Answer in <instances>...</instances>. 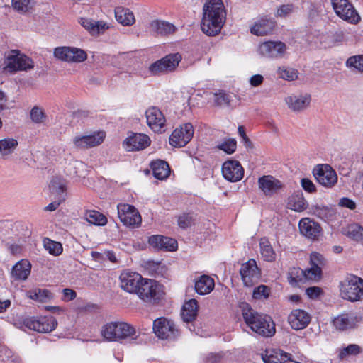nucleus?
Listing matches in <instances>:
<instances>
[{
    "mask_svg": "<svg viewBox=\"0 0 363 363\" xmlns=\"http://www.w3.org/2000/svg\"><path fill=\"white\" fill-rule=\"evenodd\" d=\"M225 20V11L221 0H208L203 6L201 28L208 36L218 35Z\"/></svg>",
    "mask_w": 363,
    "mask_h": 363,
    "instance_id": "obj_1",
    "label": "nucleus"
},
{
    "mask_svg": "<svg viewBox=\"0 0 363 363\" xmlns=\"http://www.w3.org/2000/svg\"><path fill=\"white\" fill-rule=\"evenodd\" d=\"M242 314L246 324L259 335L272 337L274 335L275 324L270 316L259 313L247 303L243 305Z\"/></svg>",
    "mask_w": 363,
    "mask_h": 363,
    "instance_id": "obj_2",
    "label": "nucleus"
},
{
    "mask_svg": "<svg viewBox=\"0 0 363 363\" xmlns=\"http://www.w3.org/2000/svg\"><path fill=\"white\" fill-rule=\"evenodd\" d=\"M135 329L125 322H111L103 326L102 336L108 341H121L135 335Z\"/></svg>",
    "mask_w": 363,
    "mask_h": 363,
    "instance_id": "obj_3",
    "label": "nucleus"
},
{
    "mask_svg": "<svg viewBox=\"0 0 363 363\" xmlns=\"http://www.w3.org/2000/svg\"><path fill=\"white\" fill-rule=\"evenodd\" d=\"M3 65V71L9 74L27 71L34 67L32 59L18 50H12L9 52L4 58Z\"/></svg>",
    "mask_w": 363,
    "mask_h": 363,
    "instance_id": "obj_4",
    "label": "nucleus"
},
{
    "mask_svg": "<svg viewBox=\"0 0 363 363\" xmlns=\"http://www.w3.org/2000/svg\"><path fill=\"white\" fill-rule=\"evenodd\" d=\"M340 294L344 299L354 302L363 300V279L350 276L341 284Z\"/></svg>",
    "mask_w": 363,
    "mask_h": 363,
    "instance_id": "obj_5",
    "label": "nucleus"
},
{
    "mask_svg": "<svg viewBox=\"0 0 363 363\" xmlns=\"http://www.w3.org/2000/svg\"><path fill=\"white\" fill-rule=\"evenodd\" d=\"M136 294L146 303H157L163 296L162 286L153 279H143Z\"/></svg>",
    "mask_w": 363,
    "mask_h": 363,
    "instance_id": "obj_6",
    "label": "nucleus"
},
{
    "mask_svg": "<svg viewBox=\"0 0 363 363\" xmlns=\"http://www.w3.org/2000/svg\"><path fill=\"white\" fill-rule=\"evenodd\" d=\"M182 57L179 52L169 54L152 63L149 72L153 76H159L174 72Z\"/></svg>",
    "mask_w": 363,
    "mask_h": 363,
    "instance_id": "obj_7",
    "label": "nucleus"
},
{
    "mask_svg": "<svg viewBox=\"0 0 363 363\" xmlns=\"http://www.w3.org/2000/svg\"><path fill=\"white\" fill-rule=\"evenodd\" d=\"M182 57L179 52L169 54L152 63L149 72L153 76H159L174 72Z\"/></svg>",
    "mask_w": 363,
    "mask_h": 363,
    "instance_id": "obj_8",
    "label": "nucleus"
},
{
    "mask_svg": "<svg viewBox=\"0 0 363 363\" xmlns=\"http://www.w3.org/2000/svg\"><path fill=\"white\" fill-rule=\"evenodd\" d=\"M332 6L336 15L345 21L354 25L360 22V16L349 0H332Z\"/></svg>",
    "mask_w": 363,
    "mask_h": 363,
    "instance_id": "obj_9",
    "label": "nucleus"
},
{
    "mask_svg": "<svg viewBox=\"0 0 363 363\" xmlns=\"http://www.w3.org/2000/svg\"><path fill=\"white\" fill-rule=\"evenodd\" d=\"M22 323L26 328L38 333H50L57 325L56 319L51 315L26 318Z\"/></svg>",
    "mask_w": 363,
    "mask_h": 363,
    "instance_id": "obj_10",
    "label": "nucleus"
},
{
    "mask_svg": "<svg viewBox=\"0 0 363 363\" xmlns=\"http://www.w3.org/2000/svg\"><path fill=\"white\" fill-rule=\"evenodd\" d=\"M316 181L322 186L331 188L337 182L336 172L328 164H318L313 170Z\"/></svg>",
    "mask_w": 363,
    "mask_h": 363,
    "instance_id": "obj_11",
    "label": "nucleus"
},
{
    "mask_svg": "<svg viewBox=\"0 0 363 363\" xmlns=\"http://www.w3.org/2000/svg\"><path fill=\"white\" fill-rule=\"evenodd\" d=\"M194 133L192 124L184 123L172 132L169 137V144L175 147H184L192 139Z\"/></svg>",
    "mask_w": 363,
    "mask_h": 363,
    "instance_id": "obj_12",
    "label": "nucleus"
},
{
    "mask_svg": "<svg viewBox=\"0 0 363 363\" xmlns=\"http://www.w3.org/2000/svg\"><path fill=\"white\" fill-rule=\"evenodd\" d=\"M153 331L161 339H174L179 335L173 321L164 317L157 318L153 322Z\"/></svg>",
    "mask_w": 363,
    "mask_h": 363,
    "instance_id": "obj_13",
    "label": "nucleus"
},
{
    "mask_svg": "<svg viewBox=\"0 0 363 363\" xmlns=\"http://www.w3.org/2000/svg\"><path fill=\"white\" fill-rule=\"evenodd\" d=\"M54 56L67 62H82L86 57V53L82 49L72 47H57L54 50Z\"/></svg>",
    "mask_w": 363,
    "mask_h": 363,
    "instance_id": "obj_14",
    "label": "nucleus"
},
{
    "mask_svg": "<svg viewBox=\"0 0 363 363\" xmlns=\"http://www.w3.org/2000/svg\"><path fill=\"white\" fill-rule=\"evenodd\" d=\"M242 280L245 286H252L257 282L261 276V272L253 259H249L242 264L240 269Z\"/></svg>",
    "mask_w": 363,
    "mask_h": 363,
    "instance_id": "obj_15",
    "label": "nucleus"
},
{
    "mask_svg": "<svg viewBox=\"0 0 363 363\" xmlns=\"http://www.w3.org/2000/svg\"><path fill=\"white\" fill-rule=\"evenodd\" d=\"M118 216L120 220L127 226H138L141 223V216L136 208L129 204H118Z\"/></svg>",
    "mask_w": 363,
    "mask_h": 363,
    "instance_id": "obj_16",
    "label": "nucleus"
},
{
    "mask_svg": "<svg viewBox=\"0 0 363 363\" xmlns=\"http://www.w3.org/2000/svg\"><path fill=\"white\" fill-rule=\"evenodd\" d=\"M121 287L130 294H136L143 278L137 272L123 271L119 277Z\"/></svg>",
    "mask_w": 363,
    "mask_h": 363,
    "instance_id": "obj_17",
    "label": "nucleus"
},
{
    "mask_svg": "<svg viewBox=\"0 0 363 363\" xmlns=\"http://www.w3.org/2000/svg\"><path fill=\"white\" fill-rule=\"evenodd\" d=\"M105 137L106 133L104 131L96 132L89 135L76 136L73 139V145L77 149H87L100 145Z\"/></svg>",
    "mask_w": 363,
    "mask_h": 363,
    "instance_id": "obj_18",
    "label": "nucleus"
},
{
    "mask_svg": "<svg viewBox=\"0 0 363 363\" xmlns=\"http://www.w3.org/2000/svg\"><path fill=\"white\" fill-rule=\"evenodd\" d=\"M362 318L354 313H342L333 320L336 330L344 331L355 328L361 322Z\"/></svg>",
    "mask_w": 363,
    "mask_h": 363,
    "instance_id": "obj_19",
    "label": "nucleus"
},
{
    "mask_svg": "<svg viewBox=\"0 0 363 363\" xmlns=\"http://www.w3.org/2000/svg\"><path fill=\"white\" fill-rule=\"evenodd\" d=\"M259 189L267 196L278 194L284 187V184L272 175H264L259 178Z\"/></svg>",
    "mask_w": 363,
    "mask_h": 363,
    "instance_id": "obj_20",
    "label": "nucleus"
},
{
    "mask_svg": "<svg viewBox=\"0 0 363 363\" xmlns=\"http://www.w3.org/2000/svg\"><path fill=\"white\" fill-rule=\"evenodd\" d=\"M222 174L228 181L236 182L242 179L244 169L238 161L230 160L223 164Z\"/></svg>",
    "mask_w": 363,
    "mask_h": 363,
    "instance_id": "obj_21",
    "label": "nucleus"
},
{
    "mask_svg": "<svg viewBox=\"0 0 363 363\" xmlns=\"http://www.w3.org/2000/svg\"><path fill=\"white\" fill-rule=\"evenodd\" d=\"M259 50L267 57L281 58L286 52V46L281 41H267L259 45Z\"/></svg>",
    "mask_w": 363,
    "mask_h": 363,
    "instance_id": "obj_22",
    "label": "nucleus"
},
{
    "mask_svg": "<svg viewBox=\"0 0 363 363\" xmlns=\"http://www.w3.org/2000/svg\"><path fill=\"white\" fill-rule=\"evenodd\" d=\"M150 145V138L142 133H132L123 143L124 148L128 151H138L147 147Z\"/></svg>",
    "mask_w": 363,
    "mask_h": 363,
    "instance_id": "obj_23",
    "label": "nucleus"
},
{
    "mask_svg": "<svg viewBox=\"0 0 363 363\" xmlns=\"http://www.w3.org/2000/svg\"><path fill=\"white\" fill-rule=\"evenodd\" d=\"M311 320V315L302 309H294L288 316V323L291 328L296 330L306 328Z\"/></svg>",
    "mask_w": 363,
    "mask_h": 363,
    "instance_id": "obj_24",
    "label": "nucleus"
},
{
    "mask_svg": "<svg viewBox=\"0 0 363 363\" xmlns=\"http://www.w3.org/2000/svg\"><path fill=\"white\" fill-rule=\"evenodd\" d=\"M300 233L306 238L311 240H315L320 233L322 228L320 225L309 218H302L298 223Z\"/></svg>",
    "mask_w": 363,
    "mask_h": 363,
    "instance_id": "obj_25",
    "label": "nucleus"
},
{
    "mask_svg": "<svg viewBox=\"0 0 363 363\" xmlns=\"http://www.w3.org/2000/svg\"><path fill=\"white\" fill-rule=\"evenodd\" d=\"M147 123L155 132H161L164 128L165 118L161 111L155 106L149 108L145 112Z\"/></svg>",
    "mask_w": 363,
    "mask_h": 363,
    "instance_id": "obj_26",
    "label": "nucleus"
},
{
    "mask_svg": "<svg viewBox=\"0 0 363 363\" xmlns=\"http://www.w3.org/2000/svg\"><path fill=\"white\" fill-rule=\"evenodd\" d=\"M148 242L154 248L165 251H174L177 248L176 240L160 235H152L149 238Z\"/></svg>",
    "mask_w": 363,
    "mask_h": 363,
    "instance_id": "obj_27",
    "label": "nucleus"
},
{
    "mask_svg": "<svg viewBox=\"0 0 363 363\" xmlns=\"http://www.w3.org/2000/svg\"><path fill=\"white\" fill-rule=\"evenodd\" d=\"M311 100L309 94L291 95L285 98L286 104L293 111H301L306 109L310 105Z\"/></svg>",
    "mask_w": 363,
    "mask_h": 363,
    "instance_id": "obj_28",
    "label": "nucleus"
},
{
    "mask_svg": "<svg viewBox=\"0 0 363 363\" xmlns=\"http://www.w3.org/2000/svg\"><path fill=\"white\" fill-rule=\"evenodd\" d=\"M176 27L167 21L154 20L149 24L150 32L158 35H168L176 31Z\"/></svg>",
    "mask_w": 363,
    "mask_h": 363,
    "instance_id": "obj_29",
    "label": "nucleus"
},
{
    "mask_svg": "<svg viewBox=\"0 0 363 363\" xmlns=\"http://www.w3.org/2000/svg\"><path fill=\"white\" fill-rule=\"evenodd\" d=\"M291 357V354L281 350H267L265 353L262 354L264 363H286Z\"/></svg>",
    "mask_w": 363,
    "mask_h": 363,
    "instance_id": "obj_30",
    "label": "nucleus"
},
{
    "mask_svg": "<svg viewBox=\"0 0 363 363\" xmlns=\"http://www.w3.org/2000/svg\"><path fill=\"white\" fill-rule=\"evenodd\" d=\"M276 26L275 21L272 18H262L253 26L250 31L256 35H265L270 33Z\"/></svg>",
    "mask_w": 363,
    "mask_h": 363,
    "instance_id": "obj_31",
    "label": "nucleus"
},
{
    "mask_svg": "<svg viewBox=\"0 0 363 363\" xmlns=\"http://www.w3.org/2000/svg\"><path fill=\"white\" fill-rule=\"evenodd\" d=\"M30 263L26 259H22L13 267L11 275L16 280H26L30 273Z\"/></svg>",
    "mask_w": 363,
    "mask_h": 363,
    "instance_id": "obj_32",
    "label": "nucleus"
},
{
    "mask_svg": "<svg viewBox=\"0 0 363 363\" xmlns=\"http://www.w3.org/2000/svg\"><path fill=\"white\" fill-rule=\"evenodd\" d=\"M150 168L154 177L160 180L167 179L170 174V168L168 163L162 160L152 161L150 163Z\"/></svg>",
    "mask_w": 363,
    "mask_h": 363,
    "instance_id": "obj_33",
    "label": "nucleus"
},
{
    "mask_svg": "<svg viewBox=\"0 0 363 363\" xmlns=\"http://www.w3.org/2000/svg\"><path fill=\"white\" fill-rule=\"evenodd\" d=\"M198 303L196 299H190L185 302L182 309V317L184 322L190 323L197 316Z\"/></svg>",
    "mask_w": 363,
    "mask_h": 363,
    "instance_id": "obj_34",
    "label": "nucleus"
},
{
    "mask_svg": "<svg viewBox=\"0 0 363 363\" xmlns=\"http://www.w3.org/2000/svg\"><path fill=\"white\" fill-rule=\"evenodd\" d=\"M115 17L119 23L125 26H131L135 21L133 13L129 9L122 6L115 9Z\"/></svg>",
    "mask_w": 363,
    "mask_h": 363,
    "instance_id": "obj_35",
    "label": "nucleus"
},
{
    "mask_svg": "<svg viewBox=\"0 0 363 363\" xmlns=\"http://www.w3.org/2000/svg\"><path fill=\"white\" fill-rule=\"evenodd\" d=\"M79 23L92 35L99 34L108 28L102 21H94L90 18H81Z\"/></svg>",
    "mask_w": 363,
    "mask_h": 363,
    "instance_id": "obj_36",
    "label": "nucleus"
},
{
    "mask_svg": "<svg viewBox=\"0 0 363 363\" xmlns=\"http://www.w3.org/2000/svg\"><path fill=\"white\" fill-rule=\"evenodd\" d=\"M214 280L208 275H202L195 282V290L200 295L209 294L214 289Z\"/></svg>",
    "mask_w": 363,
    "mask_h": 363,
    "instance_id": "obj_37",
    "label": "nucleus"
},
{
    "mask_svg": "<svg viewBox=\"0 0 363 363\" xmlns=\"http://www.w3.org/2000/svg\"><path fill=\"white\" fill-rule=\"evenodd\" d=\"M288 208L295 211H302L307 208V202L301 190L295 191L289 197Z\"/></svg>",
    "mask_w": 363,
    "mask_h": 363,
    "instance_id": "obj_38",
    "label": "nucleus"
},
{
    "mask_svg": "<svg viewBox=\"0 0 363 363\" xmlns=\"http://www.w3.org/2000/svg\"><path fill=\"white\" fill-rule=\"evenodd\" d=\"M28 296L39 303L49 302L53 298L52 294L48 289L36 288L27 292Z\"/></svg>",
    "mask_w": 363,
    "mask_h": 363,
    "instance_id": "obj_39",
    "label": "nucleus"
},
{
    "mask_svg": "<svg viewBox=\"0 0 363 363\" xmlns=\"http://www.w3.org/2000/svg\"><path fill=\"white\" fill-rule=\"evenodd\" d=\"M66 172L72 177H84L86 172V164L80 161H74L66 167Z\"/></svg>",
    "mask_w": 363,
    "mask_h": 363,
    "instance_id": "obj_40",
    "label": "nucleus"
},
{
    "mask_svg": "<svg viewBox=\"0 0 363 363\" xmlns=\"http://www.w3.org/2000/svg\"><path fill=\"white\" fill-rule=\"evenodd\" d=\"M84 216L86 220L91 224L103 226L107 223L106 217L97 211L88 210Z\"/></svg>",
    "mask_w": 363,
    "mask_h": 363,
    "instance_id": "obj_41",
    "label": "nucleus"
},
{
    "mask_svg": "<svg viewBox=\"0 0 363 363\" xmlns=\"http://www.w3.org/2000/svg\"><path fill=\"white\" fill-rule=\"evenodd\" d=\"M288 281L293 286H296L301 283H304L306 281L304 270L298 267L291 269L288 274Z\"/></svg>",
    "mask_w": 363,
    "mask_h": 363,
    "instance_id": "obj_42",
    "label": "nucleus"
},
{
    "mask_svg": "<svg viewBox=\"0 0 363 363\" xmlns=\"http://www.w3.org/2000/svg\"><path fill=\"white\" fill-rule=\"evenodd\" d=\"M49 188L52 192L57 194L60 197L65 196L62 194L67 190V182L61 177H55L51 180Z\"/></svg>",
    "mask_w": 363,
    "mask_h": 363,
    "instance_id": "obj_43",
    "label": "nucleus"
},
{
    "mask_svg": "<svg viewBox=\"0 0 363 363\" xmlns=\"http://www.w3.org/2000/svg\"><path fill=\"white\" fill-rule=\"evenodd\" d=\"M18 146V141L13 138H4L0 140V152L2 156L11 154Z\"/></svg>",
    "mask_w": 363,
    "mask_h": 363,
    "instance_id": "obj_44",
    "label": "nucleus"
},
{
    "mask_svg": "<svg viewBox=\"0 0 363 363\" xmlns=\"http://www.w3.org/2000/svg\"><path fill=\"white\" fill-rule=\"evenodd\" d=\"M260 251L264 260L272 262L275 259L276 255L269 242L266 239H262L259 243Z\"/></svg>",
    "mask_w": 363,
    "mask_h": 363,
    "instance_id": "obj_45",
    "label": "nucleus"
},
{
    "mask_svg": "<svg viewBox=\"0 0 363 363\" xmlns=\"http://www.w3.org/2000/svg\"><path fill=\"white\" fill-rule=\"evenodd\" d=\"M344 233L354 240L360 241L363 240V227L358 224L349 225L345 230Z\"/></svg>",
    "mask_w": 363,
    "mask_h": 363,
    "instance_id": "obj_46",
    "label": "nucleus"
},
{
    "mask_svg": "<svg viewBox=\"0 0 363 363\" xmlns=\"http://www.w3.org/2000/svg\"><path fill=\"white\" fill-rule=\"evenodd\" d=\"M44 247L53 255H60L62 252V245L59 242L53 241L49 238H45Z\"/></svg>",
    "mask_w": 363,
    "mask_h": 363,
    "instance_id": "obj_47",
    "label": "nucleus"
},
{
    "mask_svg": "<svg viewBox=\"0 0 363 363\" xmlns=\"http://www.w3.org/2000/svg\"><path fill=\"white\" fill-rule=\"evenodd\" d=\"M231 100V95L225 91H220L214 94V102L218 106H230Z\"/></svg>",
    "mask_w": 363,
    "mask_h": 363,
    "instance_id": "obj_48",
    "label": "nucleus"
},
{
    "mask_svg": "<svg viewBox=\"0 0 363 363\" xmlns=\"http://www.w3.org/2000/svg\"><path fill=\"white\" fill-rule=\"evenodd\" d=\"M362 352V348L356 344H350L347 347H344L339 354V357L341 359H345L347 356L357 355Z\"/></svg>",
    "mask_w": 363,
    "mask_h": 363,
    "instance_id": "obj_49",
    "label": "nucleus"
},
{
    "mask_svg": "<svg viewBox=\"0 0 363 363\" xmlns=\"http://www.w3.org/2000/svg\"><path fill=\"white\" fill-rule=\"evenodd\" d=\"M237 147V142L233 138L225 140L217 145V148L224 151L225 153L230 155L235 152Z\"/></svg>",
    "mask_w": 363,
    "mask_h": 363,
    "instance_id": "obj_50",
    "label": "nucleus"
},
{
    "mask_svg": "<svg viewBox=\"0 0 363 363\" xmlns=\"http://www.w3.org/2000/svg\"><path fill=\"white\" fill-rule=\"evenodd\" d=\"M278 74L281 78L288 81H294L298 78V72L293 68L280 67Z\"/></svg>",
    "mask_w": 363,
    "mask_h": 363,
    "instance_id": "obj_51",
    "label": "nucleus"
},
{
    "mask_svg": "<svg viewBox=\"0 0 363 363\" xmlns=\"http://www.w3.org/2000/svg\"><path fill=\"white\" fill-rule=\"evenodd\" d=\"M326 260L324 257L318 252H312L310 256V265L318 269L322 270L325 265Z\"/></svg>",
    "mask_w": 363,
    "mask_h": 363,
    "instance_id": "obj_52",
    "label": "nucleus"
},
{
    "mask_svg": "<svg viewBox=\"0 0 363 363\" xmlns=\"http://www.w3.org/2000/svg\"><path fill=\"white\" fill-rule=\"evenodd\" d=\"M270 294V288L266 285H259L253 290L252 298L255 299H266Z\"/></svg>",
    "mask_w": 363,
    "mask_h": 363,
    "instance_id": "obj_53",
    "label": "nucleus"
},
{
    "mask_svg": "<svg viewBox=\"0 0 363 363\" xmlns=\"http://www.w3.org/2000/svg\"><path fill=\"white\" fill-rule=\"evenodd\" d=\"M346 65L350 67H354L358 71L363 72V55L350 57Z\"/></svg>",
    "mask_w": 363,
    "mask_h": 363,
    "instance_id": "obj_54",
    "label": "nucleus"
},
{
    "mask_svg": "<svg viewBox=\"0 0 363 363\" xmlns=\"http://www.w3.org/2000/svg\"><path fill=\"white\" fill-rule=\"evenodd\" d=\"M306 275V281H318L322 277V270L318 269L315 267L311 266L304 270Z\"/></svg>",
    "mask_w": 363,
    "mask_h": 363,
    "instance_id": "obj_55",
    "label": "nucleus"
},
{
    "mask_svg": "<svg viewBox=\"0 0 363 363\" xmlns=\"http://www.w3.org/2000/svg\"><path fill=\"white\" fill-rule=\"evenodd\" d=\"M12 6L16 11L25 13L30 9V0H12Z\"/></svg>",
    "mask_w": 363,
    "mask_h": 363,
    "instance_id": "obj_56",
    "label": "nucleus"
},
{
    "mask_svg": "<svg viewBox=\"0 0 363 363\" xmlns=\"http://www.w3.org/2000/svg\"><path fill=\"white\" fill-rule=\"evenodd\" d=\"M314 214L323 220H327L333 215V211L328 207L316 206Z\"/></svg>",
    "mask_w": 363,
    "mask_h": 363,
    "instance_id": "obj_57",
    "label": "nucleus"
},
{
    "mask_svg": "<svg viewBox=\"0 0 363 363\" xmlns=\"http://www.w3.org/2000/svg\"><path fill=\"white\" fill-rule=\"evenodd\" d=\"M30 118L34 123H40L44 122L46 116L41 108L35 106L30 111Z\"/></svg>",
    "mask_w": 363,
    "mask_h": 363,
    "instance_id": "obj_58",
    "label": "nucleus"
},
{
    "mask_svg": "<svg viewBox=\"0 0 363 363\" xmlns=\"http://www.w3.org/2000/svg\"><path fill=\"white\" fill-rule=\"evenodd\" d=\"M193 221V216L190 213L183 214L178 218V225L183 229H186L191 226Z\"/></svg>",
    "mask_w": 363,
    "mask_h": 363,
    "instance_id": "obj_59",
    "label": "nucleus"
},
{
    "mask_svg": "<svg viewBox=\"0 0 363 363\" xmlns=\"http://www.w3.org/2000/svg\"><path fill=\"white\" fill-rule=\"evenodd\" d=\"M302 188L309 192L314 193L316 191V188L314 184L308 178H303L301 181Z\"/></svg>",
    "mask_w": 363,
    "mask_h": 363,
    "instance_id": "obj_60",
    "label": "nucleus"
},
{
    "mask_svg": "<svg viewBox=\"0 0 363 363\" xmlns=\"http://www.w3.org/2000/svg\"><path fill=\"white\" fill-rule=\"evenodd\" d=\"M293 10L291 4H286L281 6L277 10V16L284 17L289 14Z\"/></svg>",
    "mask_w": 363,
    "mask_h": 363,
    "instance_id": "obj_61",
    "label": "nucleus"
},
{
    "mask_svg": "<svg viewBox=\"0 0 363 363\" xmlns=\"http://www.w3.org/2000/svg\"><path fill=\"white\" fill-rule=\"evenodd\" d=\"M320 292H321V289H320V288H319L318 286L308 287L306 290V293L307 296L310 298H313V299L318 297Z\"/></svg>",
    "mask_w": 363,
    "mask_h": 363,
    "instance_id": "obj_62",
    "label": "nucleus"
},
{
    "mask_svg": "<svg viewBox=\"0 0 363 363\" xmlns=\"http://www.w3.org/2000/svg\"><path fill=\"white\" fill-rule=\"evenodd\" d=\"M339 204L342 207L348 208L351 210H353L356 208V203L354 201L346 197L342 198L340 200Z\"/></svg>",
    "mask_w": 363,
    "mask_h": 363,
    "instance_id": "obj_63",
    "label": "nucleus"
},
{
    "mask_svg": "<svg viewBox=\"0 0 363 363\" xmlns=\"http://www.w3.org/2000/svg\"><path fill=\"white\" fill-rule=\"evenodd\" d=\"M319 6L315 4H311L309 6L308 16L312 20L315 19L319 14Z\"/></svg>",
    "mask_w": 363,
    "mask_h": 363,
    "instance_id": "obj_64",
    "label": "nucleus"
}]
</instances>
